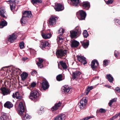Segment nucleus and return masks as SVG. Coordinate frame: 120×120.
<instances>
[{"instance_id": "nucleus-53", "label": "nucleus", "mask_w": 120, "mask_h": 120, "mask_svg": "<svg viewBox=\"0 0 120 120\" xmlns=\"http://www.w3.org/2000/svg\"><path fill=\"white\" fill-rule=\"evenodd\" d=\"M90 119V117L89 116H87L85 117L82 119L83 120H88Z\"/></svg>"}, {"instance_id": "nucleus-23", "label": "nucleus", "mask_w": 120, "mask_h": 120, "mask_svg": "<svg viewBox=\"0 0 120 120\" xmlns=\"http://www.w3.org/2000/svg\"><path fill=\"white\" fill-rule=\"evenodd\" d=\"M81 43L82 44L83 47L85 48H87L89 45V41H81Z\"/></svg>"}, {"instance_id": "nucleus-58", "label": "nucleus", "mask_w": 120, "mask_h": 120, "mask_svg": "<svg viewBox=\"0 0 120 120\" xmlns=\"http://www.w3.org/2000/svg\"><path fill=\"white\" fill-rule=\"evenodd\" d=\"M94 61H96V64H97L96 66H97H97H98L99 65V63L97 60H94Z\"/></svg>"}, {"instance_id": "nucleus-18", "label": "nucleus", "mask_w": 120, "mask_h": 120, "mask_svg": "<svg viewBox=\"0 0 120 120\" xmlns=\"http://www.w3.org/2000/svg\"><path fill=\"white\" fill-rule=\"evenodd\" d=\"M32 15L31 11H26L23 13L22 16L25 17L30 18Z\"/></svg>"}, {"instance_id": "nucleus-21", "label": "nucleus", "mask_w": 120, "mask_h": 120, "mask_svg": "<svg viewBox=\"0 0 120 120\" xmlns=\"http://www.w3.org/2000/svg\"><path fill=\"white\" fill-rule=\"evenodd\" d=\"M79 44V42L77 41L73 40L71 43V46L72 47L75 48L78 46Z\"/></svg>"}, {"instance_id": "nucleus-54", "label": "nucleus", "mask_w": 120, "mask_h": 120, "mask_svg": "<svg viewBox=\"0 0 120 120\" xmlns=\"http://www.w3.org/2000/svg\"><path fill=\"white\" fill-rule=\"evenodd\" d=\"M39 63H42L43 61V60L42 59L40 58H39Z\"/></svg>"}, {"instance_id": "nucleus-19", "label": "nucleus", "mask_w": 120, "mask_h": 120, "mask_svg": "<svg viewBox=\"0 0 120 120\" xmlns=\"http://www.w3.org/2000/svg\"><path fill=\"white\" fill-rule=\"evenodd\" d=\"M12 96L13 98H16L17 99H21L22 98V97L21 94L18 92L15 93V94L13 93Z\"/></svg>"}, {"instance_id": "nucleus-15", "label": "nucleus", "mask_w": 120, "mask_h": 120, "mask_svg": "<svg viewBox=\"0 0 120 120\" xmlns=\"http://www.w3.org/2000/svg\"><path fill=\"white\" fill-rule=\"evenodd\" d=\"M70 88L68 85H65L63 86L61 88V91L64 93H68L70 90Z\"/></svg>"}, {"instance_id": "nucleus-4", "label": "nucleus", "mask_w": 120, "mask_h": 120, "mask_svg": "<svg viewBox=\"0 0 120 120\" xmlns=\"http://www.w3.org/2000/svg\"><path fill=\"white\" fill-rule=\"evenodd\" d=\"M76 15L78 18L80 20H84L85 19L86 14L85 12L81 10L77 12Z\"/></svg>"}, {"instance_id": "nucleus-47", "label": "nucleus", "mask_w": 120, "mask_h": 120, "mask_svg": "<svg viewBox=\"0 0 120 120\" xmlns=\"http://www.w3.org/2000/svg\"><path fill=\"white\" fill-rule=\"evenodd\" d=\"M37 72L36 71L34 70L33 71H32L31 73V75L33 76H34L36 75Z\"/></svg>"}, {"instance_id": "nucleus-63", "label": "nucleus", "mask_w": 120, "mask_h": 120, "mask_svg": "<svg viewBox=\"0 0 120 120\" xmlns=\"http://www.w3.org/2000/svg\"><path fill=\"white\" fill-rule=\"evenodd\" d=\"M26 60V59L24 58H22V60Z\"/></svg>"}, {"instance_id": "nucleus-26", "label": "nucleus", "mask_w": 120, "mask_h": 120, "mask_svg": "<svg viewBox=\"0 0 120 120\" xmlns=\"http://www.w3.org/2000/svg\"><path fill=\"white\" fill-rule=\"evenodd\" d=\"M6 11L4 8L1 7L0 8V15L4 17H5L4 14L5 13Z\"/></svg>"}, {"instance_id": "nucleus-50", "label": "nucleus", "mask_w": 120, "mask_h": 120, "mask_svg": "<svg viewBox=\"0 0 120 120\" xmlns=\"http://www.w3.org/2000/svg\"><path fill=\"white\" fill-rule=\"evenodd\" d=\"M108 2H106V4H112L113 2L112 0H108Z\"/></svg>"}, {"instance_id": "nucleus-43", "label": "nucleus", "mask_w": 120, "mask_h": 120, "mask_svg": "<svg viewBox=\"0 0 120 120\" xmlns=\"http://www.w3.org/2000/svg\"><path fill=\"white\" fill-rule=\"evenodd\" d=\"M114 22L115 24L117 25V24L119 25L120 26V20L119 19H115L114 20Z\"/></svg>"}, {"instance_id": "nucleus-2", "label": "nucleus", "mask_w": 120, "mask_h": 120, "mask_svg": "<svg viewBox=\"0 0 120 120\" xmlns=\"http://www.w3.org/2000/svg\"><path fill=\"white\" fill-rule=\"evenodd\" d=\"M39 91L38 90L35 89L31 91L29 96V98L32 100L38 99L40 96Z\"/></svg>"}, {"instance_id": "nucleus-59", "label": "nucleus", "mask_w": 120, "mask_h": 120, "mask_svg": "<svg viewBox=\"0 0 120 120\" xmlns=\"http://www.w3.org/2000/svg\"><path fill=\"white\" fill-rule=\"evenodd\" d=\"M8 81H6L5 82V85H6L7 84H8Z\"/></svg>"}, {"instance_id": "nucleus-49", "label": "nucleus", "mask_w": 120, "mask_h": 120, "mask_svg": "<svg viewBox=\"0 0 120 120\" xmlns=\"http://www.w3.org/2000/svg\"><path fill=\"white\" fill-rule=\"evenodd\" d=\"M99 111L101 113H104L106 112L105 110L102 108L100 109Z\"/></svg>"}, {"instance_id": "nucleus-34", "label": "nucleus", "mask_w": 120, "mask_h": 120, "mask_svg": "<svg viewBox=\"0 0 120 120\" xmlns=\"http://www.w3.org/2000/svg\"><path fill=\"white\" fill-rule=\"evenodd\" d=\"M117 99V98H114L111 100L108 103V104L109 106L111 107V105L113 102H115L116 101Z\"/></svg>"}, {"instance_id": "nucleus-35", "label": "nucleus", "mask_w": 120, "mask_h": 120, "mask_svg": "<svg viewBox=\"0 0 120 120\" xmlns=\"http://www.w3.org/2000/svg\"><path fill=\"white\" fill-rule=\"evenodd\" d=\"M60 63L64 69H65L67 68V66L65 63L62 61H60Z\"/></svg>"}, {"instance_id": "nucleus-44", "label": "nucleus", "mask_w": 120, "mask_h": 120, "mask_svg": "<svg viewBox=\"0 0 120 120\" xmlns=\"http://www.w3.org/2000/svg\"><path fill=\"white\" fill-rule=\"evenodd\" d=\"M108 63V61L107 60H105L103 61V65L105 66L107 65Z\"/></svg>"}, {"instance_id": "nucleus-41", "label": "nucleus", "mask_w": 120, "mask_h": 120, "mask_svg": "<svg viewBox=\"0 0 120 120\" xmlns=\"http://www.w3.org/2000/svg\"><path fill=\"white\" fill-rule=\"evenodd\" d=\"M64 32V30L63 28H60L58 30V33L60 35H61Z\"/></svg>"}, {"instance_id": "nucleus-48", "label": "nucleus", "mask_w": 120, "mask_h": 120, "mask_svg": "<svg viewBox=\"0 0 120 120\" xmlns=\"http://www.w3.org/2000/svg\"><path fill=\"white\" fill-rule=\"evenodd\" d=\"M36 83L35 82H33L31 84L30 86L31 87L33 88L36 85Z\"/></svg>"}, {"instance_id": "nucleus-1", "label": "nucleus", "mask_w": 120, "mask_h": 120, "mask_svg": "<svg viewBox=\"0 0 120 120\" xmlns=\"http://www.w3.org/2000/svg\"><path fill=\"white\" fill-rule=\"evenodd\" d=\"M18 112L19 114L22 117L24 120L31 118L30 115L26 114L25 111V108L22 102H20L18 107Z\"/></svg>"}, {"instance_id": "nucleus-56", "label": "nucleus", "mask_w": 120, "mask_h": 120, "mask_svg": "<svg viewBox=\"0 0 120 120\" xmlns=\"http://www.w3.org/2000/svg\"><path fill=\"white\" fill-rule=\"evenodd\" d=\"M115 116L116 117V118H117V117L118 116L120 117V112L118 114H116L115 115Z\"/></svg>"}, {"instance_id": "nucleus-52", "label": "nucleus", "mask_w": 120, "mask_h": 120, "mask_svg": "<svg viewBox=\"0 0 120 120\" xmlns=\"http://www.w3.org/2000/svg\"><path fill=\"white\" fill-rule=\"evenodd\" d=\"M30 53L31 54H35V52L34 50V49H31L30 50Z\"/></svg>"}, {"instance_id": "nucleus-10", "label": "nucleus", "mask_w": 120, "mask_h": 120, "mask_svg": "<svg viewBox=\"0 0 120 120\" xmlns=\"http://www.w3.org/2000/svg\"><path fill=\"white\" fill-rule=\"evenodd\" d=\"M41 84L42 88L44 90L47 89L49 87L48 82L45 80H43Z\"/></svg>"}, {"instance_id": "nucleus-36", "label": "nucleus", "mask_w": 120, "mask_h": 120, "mask_svg": "<svg viewBox=\"0 0 120 120\" xmlns=\"http://www.w3.org/2000/svg\"><path fill=\"white\" fill-rule=\"evenodd\" d=\"M57 40L60 43H62L63 41V38H62L61 36L60 35L58 36Z\"/></svg>"}, {"instance_id": "nucleus-33", "label": "nucleus", "mask_w": 120, "mask_h": 120, "mask_svg": "<svg viewBox=\"0 0 120 120\" xmlns=\"http://www.w3.org/2000/svg\"><path fill=\"white\" fill-rule=\"evenodd\" d=\"M42 2V0H31L32 3L34 5L38 3H41Z\"/></svg>"}, {"instance_id": "nucleus-46", "label": "nucleus", "mask_w": 120, "mask_h": 120, "mask_svg": "<svg viewBox=\"0 0 120 120\" xmlns=\"http://www.w3.org/2000/svg\"><path fill=\"white\" fill-rule=\"evenodd\" d=\"M37 64L38 65V67L40 68H41L43 67V65L42 64L39 63V62L37 63Z\"/></svg>"}, {"instance_id": "nucleus-40", "label": "nucleus", "mask_w": 120, "mask_h": 120, "mask_svg": "<svg viewBox=\"0 0 120 120\" xmlns=\"http://www.w3.org/2000/svg\"><path fill=\"white\" fill-rule=\"evenodd\" d=\"M62 75L61 74L59 75L56 77L57 80L59 81L62 80Z\"/></svg>"}, {"instance_id": "nucleus-7", "label": "nucleus", "mask_w": 120, "mask_h": 120, "mask_svg": "<svg viewBox=\"0 0 120 120\" xmlns=\"http://www.w3.org/2000/svg\"><path fill=\"white\" fill-rule=\"evenodd\" d=\"M58 19L57 17L54 16H51L49 21V24L50 25L53 26L56 23V21Z\"/></svg>"}, {"instance_id": "nucleus-28", "label": "nucleus", "mask_w": 120, "mask_h": 120, "mask_svg": "<svg viewBox=\"0 0 120 120\" xmlns=\"http://www.w3.org/2000/svg\"><path fill=\"white\" fill-rule=\"evenodd\" d=\"M28 74L26 72H23L21 75V76L22 80L24 81L27 78Z\"/></svg>"}, {"instance_id": "nucleus-3", "label": "nucleus", "mask_w": 120, "mask_h": 120, "mask_svg": "<svg viewBox=\"0 0 120 120\" xmlns=\"http://www.w3.org/2000/svg\"><path fill=\"white\" fill-rule=\"evenodd\" d=\"M68 50L66 49L58 50L56 52V55L58 58H61L63 56H66L68 53Z\"/></svg>"}, {"instance_id": "nucleus-17", "label": "nucleus", "mask_w": 120, "mask_h": 120, "mask_svg": "<svg viewBox=\"0 0 120 120\" xmlns=\"http://www.w3.org/2000/svg\"><path fill=\"white\" fill-rule=\"evenodd\" d=\"M81 72L79 71H76L73 72L72 78L73 79H77L81 74Z\"/></svg>"}, {"instance_id": "nucleus-32", "label": "nucleus", "mask_w": 120, "mask_h": 120, "mask_svg": "<svg viewBox=\"0 0 120 120\" xmlns=\"http://www.w3.org/2000/svg\"><path fill=\"white\" fill-rule=\"evenodd\" d=\"M96 61L93 60L91 62V66L93 70H94L97 68V66L95 65Z\"/></svg>"}, {"instance_id": "nucleus-22", "label": "nucleus", "mask_w": 120, "mask_h": 120, "mask_svg": "<svg viewBox=\"0 0 120 120\" xmlns=\"http://www.w3.org/2000/svg\"><path fill=\"white\" fill-rule=\"evenodd\" d=\"M70 33V36L72 38H75L77 36H79L74 30L71 31Z\"/></svg>"}, {"instance_id": "nucleus-60", "label": "nucleus", "mask_w": 120, "mask_h": 120, "mask_svg": "<svg viewBox=\"0 0 120 120\" xmlns=\"http://www.w3.org/2000/svg\"><path fill=\"white\" fill-rule=\"evenodd\" d=\"M17 69L18 70L17 71H18L19 72H21L20 73H21V72H22V71H21V70L19 68H18Z\"/></svg>"}, {"instance_id": "nucleus-27", "label": "nucleus", "mask_w": 120, "mask_h": 120, "mask_svg": "<svg viewBox=\"0 0 120 120\" xmlns=\"http://www.w3.org/2000/svg\"><path fill=\"white\" fill-rule=\"evenodd\" d=\"M106 78L110 83L112 82L113 81V78L110 74L107 75Z\"/></svg>"}, {"instance_id": "nucleus-6", "label": "nucleus", "mask_w": 120, "mask_h": 120, "mask_svg": "<svg viewBox=\"0 0 120 120\" xmlns=\"http://www.w3.org/2000/svg\"><path fill=\"white\" fill-rule=\"evenodd\" d=\"M8 3H10V7L11 11L14 9L15 6V4L19 1L18 0H10L7 1Z\"/></svg>"}, {"instance_id": "nucleus-64", "label": "nucleus", "mask_w": 120, "mask_h": 120, "mask_svg": "<svg viewBox=\"0 0 120 120\" xmlns=\"http://www.w3.org/2000/svg\"><path fill=\"white\" fill-rule=\"evenodd\" d=\"M108 0H104L106 4V2H108Z\"/></svg>"}, {"instance_id": "nucleus-30", "label": "nucleus", "mask_w": 120, "mask_h": 120, "mask_svg": "<svg viewBox=\"0 0 120 120\" xmlns=\"http://www.w3.org/2000/svg\"><path fill=\"white\" fill-rule=\"evenodd\" d=\"M73 6H77L79 3V0H71Z\"/></svg>"}, {"instance_id": "nucleus-51", "label": "nucleus", "mask_w": 120, "mask_h": 120, "mask_svg": "<svg viewBox=\"0 0 120 120\" xmlns=\"http://www.w3.org/2000/svg\"><path fill=\"white\" fill-rule=\"evenodd\" d=\"M115 90L118 92L120 93V88L119 87H116L115 89Z\"/></svg>"}, {"instance_id": "nucleus-12", "label": "nucleus", "mask_w": 120, "mask_h": 120, "mask_svg": "<svg viewBox=\"0 0 120 120\" xmlns=\"http://www.w3.org/2000/svg\"><path fill=\"white\" fill-rule=\"evenodd\" d=\"M83 8L86 10H88L90 7V3L87 2H84L81 4Z\"/></svg>"}, {"instance_id": "nucleus-39", "label": "nucleus", "mask_w": 120, "mask_h": 120, "mask_svg": "<svg viewBox=\"0 0 120 120\" xmlns=\"http://www.w3.org/2000/svg\"><path fill=\"white\" fill-rule=\"evenodd\" d=\"M19 47L21 49H22L25 47L24 43L23 41L21 42L19 44Z\"/></svg>"}, {"instance_id": "nucleus-45", "label": "nucleus", "mask_w": 120, "mask_h": 120, "mask_svg": "<svg viewBox=\"0 0 120 120\" xmlns=\"http://www.w3.org/2000/svg\"><path fill=\"white\" fill-rule=\"evenodd\" d=\"M114 55L115 56L116 58H117L118 57V56L119 55V53L118 51L115 50L114 52Z\"/></svg>"}, {"instance_id": "nucleus-8", "label": "nucleus", "mask_w": 120, "mask_h": 120, "mask_svg": "<svg viewBox=\"0 0 120 120\" xmlns=\"http://www.w3.org/2000/svg\"><path fill=\"white\" fill-rule=\"evenodd\" d=\"M78 60L81 63L84 65L87 63L86 58L84 56L80 55L77 56Z\"/></svg>"}, {"instance_id": "nucleus-13", "label": "nucleus", "mask_w": 120, "mask_h": 120, "mask_svg": "<svg viewBox=\"0 0 120 120\" xmlns=\"http://www.w3.org/2000/svg\"><path fill=\"white\" fill-rule=\"evenodd\" d=\"M0 89L1 91V93L4 96L7 95L10 93L8 89L5 87H2Z\"/></svg>"}, {"instance_id": "nucleus-61", "label": "nucleus", "mask_w": 120, "mask_h": 120, "mask_svg": "<svg viewBox=\"0 0 120 120\" xmlns=\"http://www.w3.org/2000/svg\"><path fill=\"white\" fill-rule=\"evenodd\" d=\"M89 117H90V119L91 118H94V116H93V115H92L91 116H89Z\"/></svg>"}, {"instance_id": "nucleus-42", "label": "nucleus", "mask_w": 120, "mask_h": 120, "mask_svg": "<svg viewBox=\"0 0 120 120\" xmlns=\"http://www.w3.org/2000/svg\"><path fill=\"white\" fill-rule=\"evenodd\" d=\"M83 35L85 38H87L88 35V33L86 30H84L83 32Z\"/></svg>"}, {"instance_id": "nucleus-38", "label": "nucleus", "mask_w": 120, "mask_h": 120, "mask_svg": "<svg viewBox=\"0 0 120 120\" xmlns=\"http://www.w3.org/2000/svg\"><path fill=\"white\" fill-rule=\"evenodd\" d=\"M93 88V87L92 86H90V87H88L87 88L85 91L86 95H87L90 91Z\"/></svg>"}, {"instance_id": "nucleus-24", "label": "nucleus", "mask_w": 120, "mask_h": 120, "mask_svg": "<svg viewBox=\"0 0 120 120\" xmlns=\"http://www.w3.org/2000/svg\"><path fill=\"white\" fill-rule=\"evenodd\" d=\"M7 22L3 19H2L1 21L0 22V28H3L4 26L7 25Z\"/></svg>"}, {"instance_id": "nucleus-29", "label": "nucleus", "mask_w": 120, "mask_h": 120, "mask_svg": "<svg viewBox=\"0 0 120 120\" xmlns=\"http://www.w3.org/2000/svg\"><path fill=\"white\" fill-rule=\"evenodd\" d=\"M74 30L76 32V33H77L79 36L81 34V29L79 26H77L75 28Z\"/></svg>"}, {"instance_id": "nucleus-14", "label": "nucleus", "mask_w": 120, "mask_h": 120, "mask_svg": "<svg viewBox=\"0 0 120 120\" xmlns=\"http://www.w3.org/2000/svg\"><path fill=\"white\" fill-rule=\"evenodd\" d=\"M41 35L42 38L45 39H49L52 36L51 33H47V32L42 33L41 34Z\"/></svg>"}, {"instance_id": "nucleus-57", "label": "nucleus", "mask_w": 120, "mask_h": 120, "mask_svg": "<svg viewBox=\"0 0 120 120\" xmlns=\"http://www.w3.org/2000/svg\"><path fill=\"white\" fill-rule=\"evenodd\" d=\"M115 116L116 117V118H117V117L118 116L120 117V112L118 114H116L115 115Z\"/></svg>"}, {"instance_id": "nucleus-11", "label": "nucleus", "mask_w": 120, "mask_h": 120, "mask_svg": "<svg viewBox=\"0 0 120 120\" xmlns=\"http://www.w3.org/2000/svg\"><path fill=\"white\" fill-rule=\"evenodd\" d=\"M17 37V35L14 33L10 35L8 38V41L11 43L13 42Z\"/></svg>"}, {"instance_id": "nucleus-55", "label": "nucleus", "mask_w": 120, "mask_h": 120, "mask_svg": "<svg viewBox=\"0 0 120 120\" xmlns=\"http://www.w3.org/2000/svg\"><path fill=\"white\" fill-rule=\"evenodd\" d=\"M116 118L115 115L113 116V117L110 119L109 120H114Z\"/></svg>"}, {"instance_id": "nucleus-5", "label": "nucleus", "mask_w": 120, "mask_h": 120, "mask_svg": "<svg viewBox=\"0 0 120 120\" xmlns=\"http://www.w3.org/2000/svg\"><path fill=\"white\" fill-rule=\"evenodd\" d=\"M87 103V100L86 97L83 98L78 103L79 107L81 109H82L85 107Z\"/></svg>"}, {"instance_id": "nucleus-20", "label": "nucleus", "mask_w": 120, "mask_h": 120, "mask_svg": "<svg viewBox=\"0 0 120 120\" xmlns=\"http://www.w3.org/2000/svg\"><path fill=\"white\" fill-rule=\"evenodd\" d=\"M61 103L60 102H59L58 103H56L54 106L52 108V110L54 111L57 110L60 106Z\"/></svg>"}, {"instance_id": "nucleus-9", "label": "nucleus", "mask_w": 120, "mask_h": 120, "mask_svg": "<svg viewBox=\"0 0 120 120\" xmlns=\"http://www.w3.org/2000/svg\"><path fill=\"white\" fill-rule=\"evenodd\" d=\"M63 6L60 3H57L55 4V9L57 11H60L63 10L64 9Z\"/></svg>"}, {"instance_id": "nucleus-37", "label": "nucleus", "mask_w": 120, "mask_h": 120, "mask_svg": "<svg viewBox=\"0 0 120 120\" xmlns=\"http://www.w3.org/2000/svg\"><path fill=\"white\" fill-rule=\"evenodd\" d=\"M6 114L2 115L0 116V120H6L8 118V116Z\"/></svg>"}, {"instance_id": "nucleus-16", "label": "nucleus", "mask_w": 120, "mask_h": 120, "mask_svg": "<svg viewBox=\"0 0 120 120\" xmlns=\"http://www.w3.org/2000/svg\"><path fill=\"white\" fill-rule=\"evenodd\" d=\"M41 43L40 47L42 49H44L47 46H49V43L47 41H42Z\"/></svg>"}, {"instance_id": "nucleus-62", "label": "nucleus", "mask_w": 120, "mask_h": 120, "mask_svg": "<svg viewBox=\"0 0 120 120\" xmlns=\"http://www.w3.org/2000/svg\"><path fill=\"white\" fill-rule=\"evenodd\" d=\"M105 86L107 87H108L109 88L110 87H111V86H109L108 85H105Z\"/></svg>"}, {"instance_id": "nucleus-25", "label": "nucleus", "mask_w": 120, "mask_h": 120, "mask_svg": "<svg viewBox=\"0 0 120 120\" xmlns=\"http://www.w3.org/2000/svg\"><path fill=\"white\" fill-rule=\"evenodd\" d=\"M4 106L5 107L10 109L13 106V105L11 102L7 101L4 104Z\"/></svg>"}, {"instance_id": "nucleus-31", "label": "nucleus", "mask_w": 120, "mask_h": 120, "mask_svg": "<svg viewBox=\"0 0 120 120\" xmlns=\"http://www.w3.org/2000/svg\"><path fill=\"white\" fill-rule=\"evenodd\" d=\"M20 22L22 25L25 24L27 22L26 18L22 16V18L20 20Z\"/></svg>"}]
</instances>
